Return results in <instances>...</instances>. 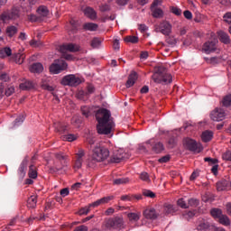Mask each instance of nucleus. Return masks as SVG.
Segmentation results:
<instances>
[{"label": "nucleus", "instance_id": "nucleus-1", "mask_svg": "<svg viewBox=\"0 0 231 231\" xmlns=\"http://www.w3.org/2000/svg\"><path fill=\"white\" fill-rule=\"evenodd\" d=\"M96 119L98 122L97 125L99 134L108 135L115 127V123L111 118V113L106 108H100L96 113Z\"/></svg>", "mask_w": 231, "mask_h": 231}, {"label": "nucleus", "instance_id": "nucleus-2", "mask_svg": "<svg viewBox=\"0 0 231 231\" xmlns=\"http://www.w3.org/2000/svg\"><path fill=\"white\" fill-rule=\"evenodd\" d=\"M152 80L157 84H162V86H167L172 82L171 74L168 73L167 69L161 67L157 69L155 73L152 75Z\"/></svg>", "mask_w": 231, "mask_h": 231}, {"label": "nucleus", "instance_id": "nucleus-3", "mask_svg": "<svg viewBox=\"0 0 231 231\" xmlns=\"http://www.w3.org/2000/svg\"><path fill=\"white\" fill-rule=\"evenodd\" d=\"M106 227L108 230L120 231L125 228L124 218L121 217H112L106 221Z\"/></svg>", "mask_w": 231, "mask_h": 231}, {"label": "nucleus", "instance_id": "nucleus-4", "mask_svg": "<svg viewBox=\"0 0 231 231\" xmlns=\"http://www.w3.org/2000/svg\"><path fill=\"white\" fill-rule=\"evenodd\" d=\"M19 18V9L14 7L11 10H6L0 14V21L3 23H9L10 21Z\"/></svg>", "mask_w": 231, "mask_h": 231}, {"label": "nucleus", "instance_id": "nucleus-5", "mask_svg": "<svg viewBox=\"0 0 231 231\" xmlns=\"http://www.w3.org/2000/svg\"><path fill=\"white\" fill-rule=\"evenodd\" d=\"M183 144L189 152L195 153H200L203 151L202 144L191 138H185L183 140Z\"/></svg>", "mask_w": 231, "mask_h": 231}, {"label": "nucleus", "instance_id": "nucleus-6", "mask_svg": "<svg viewBox=\"0 0 231 231\" xmlns=\"http://www.w3.org/2000/svg\"><path fill=\"white\" fill-rule=\"evenodd\" d=\"M81 79L76 75L69 74L65 77L60 81L61 86H70L71 88H76V86H79L81 83Z\"/></svg>", "mask_w": 231, "mask_h": 231}, {"label": "nucleus", "instance_id": "nucleus-7", "mask_svg": "<svg viewBox=\"0 0 231 231\" xmlns=\"http://www.w3.org/2000/svg\"><path fill=\"white\" fill-rule=\"evenodd\" d=\"M68 64L63 60H55L53 63L50 66V71L52 74H59L63 70H66Z\"/></svg>", "mask_w": 231, "mask_h": 231}, {"label": "nucleus", "instance_id": "nucleus-8", "mask_svg": "<svg viewBox=\"0 0 231 231\" xmlns=\"http://www.w3.org/2000/svg\"><path fill=\"white\" fill-rule=\"evenodd\" d=\"M93 154L97 153L98 157L101 158L100 162H105L110 155V152L106 147L101 146L100 143H97L93 148Z\"/></svg>", "mask_w": 231, "mask_h": 231}, {"label": "nucleus", "instance_id": "nucleus-9", "mask_svg": "<svg viewBox=\"0 0 231 231\" xmlns=\"http://www.w3.org/2000/svg\"><path fill=\"white\" fill-rule=\"evenodd\" d=\"M172 25L168 21H162L159 25L155 26V32H161L165 36H169L171 33Z\"/></svg>", "mask_w": 231, "mask_h": 231}, {"label": "nucleus", "instance_id": "nucleus-10", "mask_svg": "<svg viewBox=\"0 0 231 231\" xmlns=\"http://www.w3.org/2000/svg\"><path fill=\"white\" fill-rule=\"evenodd\" d=\"M218 42H219L217 41V38L213 37L203 44L202 50L207 54L214 52L217 49V43Z\"/></svg>", "mask_w": 231, "mask_h": 231}, {"label": "nucleus", "instance_id": "nucleus-11", "mask_svg": "<svg viewBox=\"0 0 231 231\" xmlns=\"http://www.w3.org/2000/svg\"><path fill=\"white\" fill-rule=\"evenodd\" d=\"M210 118L214 122L225 120V110L223 108H215L210 114Z\"/></svg>", "mask_w": 231, "mask_h": 231}, {"label": "nucleus", "instance_id": "nucleus-12", "mask_svg": "<svg viewBox=\"0 0 231 231\" xmlns=\"http://www.w3.org/2000/svg\"><path fill=\"white\" fill-rule=\"evenodd\" d=\"M86 156V152L84 149L79 148V152L76 153L75 156V163H74V167L75 169L79 170L82 167V163L84 162V157Z\"/></svg>", "mask_w": 231, "mask_h": 231}, {"label": "nucleus", "instance_id": "nucleus-13", "mask_svg": "<svg viewBox=\"0 0 231 231\" xmlns=\"http://www.w3.org/2000/svg\"><path fill=\"white\" fill-rule=\"evenodd\" d=\"M80 50H81V47L74 43H67L60 47V51L62 53H65L66 51L77 52V51H79Z\"/></svg>", "mask_w": 231, "mask_h": 231}, {"label": "nucleus", "instance_id": "nucleus-14", "mask_svg": "<svg viewBox=\"0 0 231 231\" xmlns=\"http://www.w3.org/2000/svg\"><path fill=\"white\" fill-rule=\"evenodd\" d=\"M231 189V181L228 180H221L217 182V190H230Z\"/></svg>", "mask_w": 231, "mask_h": 231}, {"label": "nucleus", "instance_id": "nucleus-15", "mask_svg": "<svg viewBox=\"0 0 231 231\" xmlns=\"http://www.w3.org/2000/svg\"><path fill=\"white\" fill-rule=\"evenodd\" d=\"M100 160L101 158L97 155V152H95L92 154L91 158H88L87 162V166L88 168L95 169L97 166V164L101 162Z\"/></svg>", "mask_w": 231, "mask_h": 231}, {"label": "nucleus", "instance_id": "nucleus-16", "mask_svg": "<svg viewBox=\"0 0 231 231\" xmlns=\"http://www.w3.org/2000/svg\"><path fill=\"white\" fill-rule=\"evenodd\" d=\"M214 228V226H212L208 221H206L205 219L199 220L197 229L199 231H209Z\"/></svg>", "mask_w": 231, "mask_h": 231}, {"label": "nucleus", "instance_id": "nucleus-17", "mask_svg": "<svg viewBox=\"0 0 231 231\" xmlns=\"http://www.w3.org/2000/svg\"><path fill=\"white\" fill-rule=\"evenodd\" d=\"M114 199H115V197L113 195H110L109 197H103V199H99L98 200H96V202H92L91 206H93V208H97L100 205L108 203L109 201L113 200Z\"/></svg>", "mask_w": 231, "mask_h": 231}, {"label": "nucleus", "instance_id": "nucleus-18", "mask_svg": "<svg viewBox=\"0 0 231 231\" xmlns=\"http://www.w3.org/2000/svg\"><path fill=\"white\" fill-rule=\"evenodd\" d=\"M143 217L146 219L155 220L158 217V214L154 208H149L143 211Z\"/></svg>", "mask_w": 231, "mask_h": 231}, {"label": "nucleus", "instance_id": "nucleus-19", "mask_svg": "<svg viewBox=\"0 0 231 231\" xmlns=\"http://www.w3.org/2000/svg\"><path fill=\"white\" fill-rule=\"evenodd\" d=\"M138 79V74L135 71H132L130 76H128V80L126 81V88H132Z\"/></svg>", "mask_w": 231, "mask_h": 231}, {"label": "nucleus", "instance_id": "nucleus-20", "mask_svg": "<svg viewBox=\"0 0 231 231\" xmlns=\"http://www.w3.org/2000/svg\"><path fill=\"white\" fill-rule=\"evenodd\" d=\"M177 208H175L174 206L171 205V204H164L163 206V213L166 215V216H169V215H173L174 213L177 212Z\"/></svg>", "mask_w": 231, "mask_h": 231}, {"label": "nucleus", "instance_id": "nucleus-21", "mask_svg": "<svg viewBox=\"0 0 231 231\" xmlns=\"http://www.w3.org/2000/svg\"><path fill=\"white\" fill-rule=\"evenodd\" d=\"M214 137V134L212 131L207 130L204 131L201 134L202 142L204 143H209Z\"/></svg>", "mask_w": 231, "mask_h": 231}, {"label": "nucleus", "instance_id": "nucleus-22", "mask_svg": "<svg viewBox=\"0 0 231 231\" xmlns=\"http://www.w3.org/2000/svg\"><path fill=\"white\" fill-rule=\"evenodd\" d=\"M34 84L30 80H25L23 83L20 84V89L23 91H30V89H33Z\"/></svg>", "mask_w": 231, "mask_h": 231}, {"label": "nucleus", "instance_id": "nucleus-23", "mask_svg": "<svg viewBox=\"0 0 231 231\" xmlns=\"http://www.w3.org/2000/svg\"><path fill=\"white\" fill-rule=\"evenodd\" d=\"M218 38L220 42H222L225 44H229L230 43V36L223 31L218 32Z\"/></svg>", "mask_w": 231, "mask_h": 231}, {"label": "nucleus", "instance_id": "nucleus-24", "mask_svg": "<svg viewBox=\"0 0 231 231\" xmlns=\"http://www.w3.org/2000/svg\"><path fill=\"white\" fill-rule=\"evenodd\" d=\"M17 32H19V29L14 25L8 26L5 30V33L9 38H13L15 34H17Z\"/></svg>", "mask_w": 231, "mask_h": 231}, {"label": "nucleus", "instance_id": "nucleus-25", "mask_svg": "<svg viewBox=\"0 0 231 231\" xmlns=\"http://www.w3.org/2000/svg\"><path fill=\"white\" fill-rule=\"evenodd\" d=\"M84 14L86 16L90 18L91 20H96L97 19V13L93 8L88 7L85 9Z\"/></svg>", "mask_w": 231, "mask_h": 231}, {"label": "nucleus", "instance_id": "nucleus-26", "mask_svg": "<svg viewBox=\"0 0 231 231\" xmlns=\"http://www.w3.org/2000/svg\"><path fill=\"white\" fill-rule=\"evenodd\" d=\"M37 13L42 17H47L50 14L48 8L44 5L39 6V8L37 9Z\"/></svg>", "mask_w": 231, "mask_h": 231}, {"label": "nucleus", "instance_id": "nucleus-27", "mask_svg": "<svg viewBox=\"0 0 231 231\" xmlns=\"http://www.w3.org/2000/svg\"><path fill=\"white\" fill-rule=\"evenodd\" d=\"M164 150V145L161 142H157L152 146V152L155 153H161Z\"/></svg>", "mask_w": 231, "mask_h": 231}, {"label": "nucleus", "instance_id": "nucleus-28", "mask_svg": "<svg viewBox=\"0 0 231 231\" xmlns=\"http://www.w3.org/2000/svg\"><path fill=\"white\" fill-rule=\"evenodd\" d=\"M124 155L123 154H119L118 152L112 155L111 157V162L112 163H120L124 161Z\"/></svg>", "mask_w": 231, "mask_h": 231}, {"label": "nucleus", "instance_id": "nucleus-29", "mask_svg": "<svg viewBox=\"0 0 231 231\" xmlns=\"http://www.w3.org/2000/svg\"><path fill=\"white\" fill-rule=\"evenodd\" d=\"M13 53L12 49L11 48H4L0 51V58L1 59H5V57H9L11 56Z\"/></svg>", "mask_w": 231, "mask_h": 231}, {"label": "nucleus", "instance_id": "nucleus-30", "mask_svg": "<svg viewBox=\"0 0 231 231\" xmlns=\"http://www.w3.org/2000/svg\"><path fill=\"white\" fill-rule=\"evenodd\" d=\"M30 69L33 73H40L43 70V67L41 63H34L31 66Z\"/></svg>", "mask_w": 231, "mask_h": 231}, {"label": "nucleus", "instance_id": "nucleus-31", "mask_svg": "<svg viewBox=\"0 0 231 231\" xmlns=\"http://www.w3.org/2000/svg\"><path fill=\"white\" fill-rule=\"evenodd\" d=\"M36 203H37V198L35 197V195H32L31 197H29L27 200L28 208H34L36 207Z\"/></svg>", "mask_w": 231, "mask_h": 231}, {"label": "nucleus", "instance_id": "nucleus-32", "mask_svg": "<svg viewBox=\"0 0 231 231\" xmlns=\"http://www.w3.org/2000/svg\"><path fill=\"white\" fill-rule=\"evenodd\" d=\"M129 182V178L123 177V178H117L114 179V185H125Z\"/></svg>", "mask_w": 231, "mask_h": 231}, {"label": "nucleus", "instance_id": "nucleus-33", "mask_svg": "<svg viewBox=\"0 0 231 231\" xmlns=\"http://www.w3.org/2000/svg\"><path fill=\"white\" fill-rule=\"evenodd\" d=\"M83 28H84L86 31L95 32V31L97 30L98 25L96 24V23H85V24H84Z\"/></svg>", "mask_w": 231, "mask_h": 231}, {"label": "nucleus", "instance_id": "nucleus-34", "mask_svg": "<svg viewBox=\"0 0 231 231\" xmlns=\"http://www.w3.org/2000/svg\"><path fill=\"white\" fill-rule=\"evenodd\" d=\"M152 17L162 18L163 16V11L159 8H151Z\"/></svg>", "mask_w": 231, "mask_h": 231}, {"label": "nucleus", "instance_id": "nucleus-35", "mask_svg": "<svg viewBox=\"0 0 231 231\" xmlns=\"http://www.w3.org/2000/svg\"><path fill=\"white\" fill-rule=\"evenodd\" d=\"M26 163L22 162L20 164L19 170H18V174L20 176L21 179H23L24 176H26Z\"/></svg>", "mask_w": 231, "mask_h": 231}, {"label": "nucleus", "instance_id": "nucleus-36", "mask_svg": "<svg viewBox=\"0 0 231 231\" xmlns=\"http://www.w3.org/2000/svg\"><path fill=\"white\" fill-rule=\"evenodd\" d=\"M26 119V115L21 114L14 122V126H19L24 123V120Z\"/></svg>", "mask_w": 231, "mask_h": 231}, {"label": "nucleus", "instance_id": "nucleus-37", "mask_svg": "<svg viewBox=\"0 0 231 231\" xmlns=\"http://www.w3.org/2000/svg\"><path fill=\"white\" fill-rule=\"evenodd\" d=\"M223 106L229 107L231 106V94L226 95L224 97L222 100Z\"/></svg>", "mask_w": 231, "mask_h": 231}, {"label": "nucleus", "instance_id": "nucleus-38", "mask_svg": "<svg viewBox=\"0 0 231 231\" xmlns=\"http://www.w3.org/2000/svg\"><path fill=\"white\" fill-rule=\"evenodd\" d=\"M29 177L31 179H36L37 178V171L35 166L32 164L29 167Z\"/></svg>", "mask_w": 231, "mask_h": 231}, {"label": "nucleus", "instance_id": "nucleus-39", "mask_svg": "<svg viewBox=\"0 0 231 231\" xmlns=\"http://www.w3.org/2000/svg\"><path fill=\"white\" fill-rule=\"evenodd\" d=\"M219 223L224 226H229L230 225V219H228V217L225 215H221V217H218Z\"/></svg>", "mask_w": 231, "mask_h": 231}, {"label": "nucleus", "instance_id": "nucleus-40", "mask_svg": "<svg viewBox=\"0 0 231 231\" xmlns=\"http://www.w3.org/2000/svg\"><path fill=\"white\" fill-rule=\"evenodd\" d=\"M102 40L99 38H94L91 42V46L94 49H98L101 46Z\"/></svg>", "mask_w": 231, "mask_h": 231}, {"label": "nucleus", "instance_id": "nucleus-41", "mask_svg": "<svg viewBox=\"0 0 231 231\" xmlns=\"http://www.w3.org/2000/svg\"><path fill=\"white\" fill-rule=\"evenodd\" d=\"M143 196L150 199H154L156 197L155 193L153 191H151V189H143Z\"/></svg>", "mask_w": 231, "mask_h": 231}, {"label": "nucleus", "instance_id": "nucleus-42", "mask_svg": "<svg viewBox=\"0 0 231 231\" xmlns=\"http://www.w3.org/2000/svg\"><path fill=\"white\" fill-rule=\"evenodd\" d=\"M139 178L143 181L151 182L150 176H149L148 172H146V171L141 172Z\"/></svg>", "mask_w": 231, "mask_h": 231}, {"label": "nucleus", "instance_id": "nucleus-43", "mask_svg": "<svg viewBox=\"0 0 231 231\" xmlns=\"http://www.w3.org/2000/svg\"><path fill=\"white\" fill-rule=\"evenodd\" d=\"M91 208H93V206L88 205V207H85V208H82L79 211V214L80 216H83V215H88L90 211H91Z\"/></svg>", "mask_w": 231, "mask_h": 231}, {"label": "nucleus", "instance_id": "nucleus-44", "mask_svg": "<svg viewBox=\"0 0 231 231\" xmlns=\"http://www.w3.org/2000/svg\"><path fill=\"white\" fill-rule=\"evenodd\" d=\"M41 87L42 88V89H45L46 91H54V88L52 86H50L46 81H44L42 79Z\"/></svg>", "mask_w": 231, "mask_h": 231}, {"label": "nucleus", "instance_id": "nucleus-45", "mask_svg": "<svg viewBox=\"0 0 231 231\" xmlns=\"http://www.w3.org/2000/svg\"><path fill=\"white\" fill-rule=\"evenodd\" d=\"M211 216L215 218H218L223 215V212L221 211V209H217V208H214L211 210Z\"/></svg>", "mask_w": 231, "mask_h": 231}, {"label": "nucleus", "instance_id": "nucleus-46", "mask_svg": "<svg viewBox=\"0 0 231 231\" xmlns=\"http://www.w3.org/2000/svg\"><path fill=\"white\" fill-rule=\"evenodd\" d=\"M81 113H82V115H83L86 118H88L89 116L91 115L90 109H89V107L87 106H81Z\"/></svg>", "mask_w": 231, "mask_h": 231}, {"label": "nucleus", "instance_id": "nucleus-47", "mask_svg": "<svg viewBox=\"0 0 231 231\" xmlns=\"http://www.w3.org/2000/svg\"><path fill=\"white\" fill-rule=\"evenodd\" d=\"M128 219H130L132 222H137L140 220V214L130 213L128 214Z\"/></svg>", "mask_w": 231, "mask_h": 231}, {"label": "nucleus", "instance_id": "nucleus-48", "mask_svg": "<svg viewBox=\"0 0 231 231\" xmlns=\"http://www.w3.org/2000/svg\"><path fill=\"white\" fill-rule=\"evenodd\" d=\"M202 200L205 203L213 202L214 201V196L210 195V193H205V195H203V197H202Z\"/></svg>", "mask_w": 231, "mask_h": 231}, {"label": "nucleus", "instance_id": "nucleus-49", "mask_svg": "<svg viewBox=\"0 0 231 231\" xmlns=\"http://www.w3.org/2000/svg\"><path fill=\"white\" fill-rule=\"evenodd\" d=\"M88 144L90 145V147H91V149H92V152H93V149L95 148V146H96L97 143L100 144V143L97 142L95 137H89V138H88Z\"/></svg>", "mask_w": 231, "mask_h": 231}, {"label": "nucleus", "instance_id": "nucleus-50", "mask_svg": "<svg viewBox=\"0 0 231 231\" xmlns=\"http://www.w3.org/2000/svg\"><path fill=\"white\" fill-rule=\"evenodd\" d=\"M14 59L17 64H22L24 61V55L17 53L14 55Z\"/></svg>", "mask_w": 231, "mask_h": 231}, {"label": "nucleus", "instance_id": "nucleus-51", "mask_svg": "<svg viewBox=\"0 0 231 231\" xmlns=\"http://www.w3.org/2000/svg\"><path fill=\"white\" fill-rule=\"evenodd\" d=\"M189 206L192 207V208H197L199 206V200H198V199H189L188 200Z\"/></svg>", "mask_w": 231, "mask_h": 231}, {"label": "nucleus", "instance_id": "nucleus-52", "mask_svg": "<svg viewBox=\"0 0 231 231\" xmlns=\"http://www.w3.org/2000/svg\"><path fill=\"white\" fill-rule=\"evenodd\" d=\"M14 93H15V88H14L13 86L8 87V88L5 90V97H12V95H14Z\"/></svg>", "mask_w": 231, "mask_h": 231}, {"label": "nucleus", "instance_id": "nucleus-53", "mask_svg": "<svg viewBox=\"0 0 231 231\" xmlns=\"http://www.w3.org/2000/svg\"><path fill=\"white\" fill-rule=\"evenodd\" d=\"M138 41H139V39L136 36H126V37H125V42H126L137 43Z\"/></svg>", "mask_w": 231, "mask_h": 231}, {"label": "nucleus", "instance_id": "nucleus-54", "mask_svg": "<svg viewBox=\"0 0 231 231\" xmlns=\"http://www.w3.org/2000/svg\"><path fill=\"white\" fill-rule=\"evenodd\" d=\"M204 161H205L206 162H208L209 165H216V164H217V162H219L217 159H216V158H211V157H205V158H204Z\"/></svg>", "mask_w": 231, "mask_h": 231}, {"label": "nucleus", "instance_id": "nucleus-55", "mask_svg": "<svg viewBox=\"0 0 231 231\" xmlns=\"http://www.w3.org/2000/svg\"><path fill=\"white\" fill-rule=\"evenodd\" d=\"M0 80L9 82L11 80V77L8 75V73L3 72L0 74Z\"/></svg>", "mask_w": 231, "mask_h": 231}, {"label": "nucleus", "instance_id": "nucleus-56", "mask_svg": "<svg viewBox=\"0 0 231 231\" xmlns=\"http://www.w3.org/2000/svg\"><path fill=\"white\" fill-rule=\"evenodd\" d=\"M62 169H63L62 166H60V165H58V164H56V163H55L54 166H51V167H50V171H51V172H52V173L58 172V171H61Z\"/></svg>", "mask_w": 231, "mask_h": 231}, {"label": "nucleus", "instance_id": "nucleus-57", "mask_svg": "<svg viewBox=\"0 0 231 231\" xmlns=\"http://www.w3.org/2000/svg\"><path fill=\"white\" fill-rule=\"evenodd\" d=\"M64 140L72 143L77 140V136L73 134H69L64 137Z\"/></svg>", "mask_w": 231, "mask_h": 231}, {"label": "nucleus", "instance_id": "nucleus-58", "mask_svg": "<svg viewBox=\"0 0 231 231\" xmlns=\"http://www.w3.org/2000/svg\"><path fill=\"white\" fill-rule=\"evenodd\" d=\"M222 159L226 162H231V151H226L222 154Z\"/></svg>", "mask_w": 231, "mask_h": 231}, {"label": "nucleus", "instance_id": "nucleus-59", "mask_svg": "<svg viewBox=\"0 0 231 231\" xmlns=\"http://www.w3.org/2000/svg\"><path fill=\"white\" fill-rule=\"evenodd\" d=\"M177 205L179 207H180L181 208H189L187 203L185 202L184 199H179L177 200Z\"/></svg>", "mask_w": 231, "mask_h": 231}, {"label": "nucleus", "instance_id": "nucleus-60", "mask_svg": "<svg viewBox=\"0 0 231 231\" xmlns=\"http://www.w3.org/2000/svg\"><path fill=\"white\" fill-rule=\"evenodd\" d=\"M223 21L227 24H231V13H226L224 14Z\"/></svg>", "mask_w": 231, "mask_h": 231}, {"label": "nucleus", "instance_id": "nucleus-61", "mask_svg": "<svg viewBox=\"0 0 231 231\" xmlns=\"http://www.w3.org/2000/svg\"><path fill=\"white\" fill-rule=\"evenodd\" d=\"M171 12L177 16H180L182 14V10L178 7H171Z\"/></svg>", "mask_w": 231, "mask_h": 231}, {"label": "nucleus", "instance_id": "nucleus-62", "mask_svg": "<svg viewBox=\"0 0 231 231\" xmlns=\"http://www.w3.org/2000/svg\"><path fill=\"white\" fill-rule=\"evenodd\" d=\"M195 212H193V211H186L184 214H183V217H185V218H187V219H190V218H192V217H195Z\"/></svg>", "mask_w": 231, "mask_h": 231}, {"label": "nucleus", "instance_id": "nucleus-63", "mask_svg": "<svg viewBox=\"0 0 231 231\" xmlns=\"http://www.w3.org/2000/svg\"><path fill=\"white\" fill-rule=\"evenodd\" d=\"M183 15H184V17L187 19V20H192L193 19V14H192V13L190 12V11H185L184 13H183Z\"/></svg>", "mask_w": 231, "mask_h": 231}, {"label": "nucleus", "instance_id": "nucleus-64", "mask_svg": "<svg viewBox=\"0 0 231 231\" xmlns=\"http://www.w3.org/2000/svg\"><path fill=\"white\" fill-rule=\"evenodd\" d=\"M74 231H88V227L86 226H77Z\"/></svg>", "mask_w": 231, "mask_h": 231}]
</instances>
